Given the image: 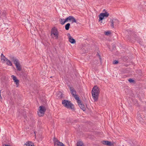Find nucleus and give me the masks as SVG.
Here are the masks:
<instances>
[{
  "mask_svg": "<svg viewBox=\"0 0 146 146\" xmlns=\"http://www.w3.org/2000/svg\"><path fill=\"white\" fill-rule=\"evenodd\" d=\"M100 92V89L97 86H94L91 92L92 96L95 101H97Z\"/></svg>",
  "mask_w": 146,
  "mask_h": 146,
  "instance_id": "obj_1",
  "label": "nucleus"
},
{
  "mask_svg": "<svg viewBox=\"0 0 146 146\" xmlns=\"http://www.w3.org/2000/svg\"><path fill=\"white\" fill-rule=\"evenodd\" d=\"M62 103L66 108L73 110L74 109V105L70 101L67 100H64L62 101Z\"/></svg>",
  "mask_w": 146,
  "mask_h": 146,
  "instance_id": "obj_2",
  "label": "nucleus"
},
{
  "mask_svg": "<svg viewBox=\"0 0 146 146\" xmlns=\"http://www.w3.org/2000/svg\"><path fill=\"white\" fill-rule=\"evenodd\" d=\"M12 60L16 66L17 70L19 71H21L22 69L21 67L19 62L18 60L14 57H12Z\"/></svg>",
  "mask_w": 146,
  "mask_h": 146,
  "instance_id": "obj_3",
  "label": "nucleus"
},
{
  "mask_svg": "<svg viewBox=\"0 0 146 146\" xmlns=\"http://www.w3.org/2000/svg\"><path fill=\"white\" fill-rule=\"evenodd\" d=\"M38 111V114L39 116H43L44 113L46 110V107L43 106H40L39 108Z\"/></svg>",
  "mask_w": 146,
  "mask_h": 146,
  "instance_id": "obj_4",
  "label": "nucleus"
},
{
  "mask_svg": "<svg viewBox=\"0 0 146 146\" xmlns=\"http://www.w3.org/2000/svg\"><path fill=\"white\" fill-rule=\"evenodd\" d=\"M51 34L52 37V35H53L55 37V39H58V33L57 29L55 27L52 29L51 31Z\"/></svg>",
  "mask_w": 146,
  "mask_h": 146,
  "instance_id": "obj_5",
  "label": "nucleus"
},
{
  "mask_svg": "<svg viewBox=\"0 0 146 146\" xmlns=\"http://www.w3.org/2000/svg\"><path fill=\"white\" fill-rule=\"evenodd\" d=\"M109 14L106 11L105 13H101L99 15V21H101V23H102V21L104 19V17H108L109 16Z\"/></svg>",
  "mask_w": 146,
  "mask_h": 146,
  "instance_id": "obj_6",
  "label": "nucleus"
},
{
  "mask_svg": "<svg viewBox=\"0 0 146 146\" xmlns=\"http://www.w3.org/2000/svg\"><path fill=\"white\" fill-rule=\"evenodd\" d=\"M67 36L69 37V41L72 44H74L75 43L76 41L74 38H73L72 36H70L69 33L67 34Z\"/></svg>",
  "mask_w": 146,
  "mask_h": 146,
  "instance_id": "obj_7",
  "label": "nucleus"
},
{
  "mask_svg": "<svg viewBox=\"0 0 146 146\" xmlns=\"http://www.w3.org/2000/svg\"><path fill=\"white\" fill-rule=\"evenodd\" d=\"M6 13L5 11H0V17L3 19H5L6 18Z\"/></svg>",
  "mask_w": 146,
  "mask_h": 146,
  "instance_id": "obj_8",
  "label": "nucleus"
},
{
  "mask_svg": "<svg viewBox=\"0 0 146 146\" xmlns=\"http://www.w3.org/2000/svg\"><path fill=\"white\" fill-rule=\"evenodd\" d=\"M102 143L104 145H106L109 146L113 145V144L111 142L108 141H102Z\"/></svg>",
  "mask_w": 146,
  "mask_h": 146,
  "instance_id": "obj_9",
  "label": "nucleus"
},
{
  "mask_svg": "<svg viewBox=\"0 0 146 146\" xmlns=\"http://www.w3.org/2000/svg\"><path fill=\"white\" fill-rule=\"evenodd\" d=\"M11 77L13 80L14 81V82L15 83L16 85H19V81L17 79L16 77L13 75H12L11 76Z\"/></svg>",
  "mask_w": 146,
  "mask_h": 146,
  "instance_id": "obj_10",
  "label": "nucleus"
},
{
  "mask_svg": "<svg viewBox=\"0 0 146 146\" xmlns=\"http://www.w3.org/2000/svg\"><path fill=\"white\" fill-rule=\"evenodd\" d=\"M69 88L70 93L72 96L75 95L76 94V91L73 87L69 86Z\"/></svg>",
  "mask_w": 146,
  "mask_h": 146,
  "instance_id": "obj_11",
  "label": "nucleus"
},
{
  "mask_svg": "<svg viewBox=\"0 0 146 146\" xmlns=\"http://www.w3.org/2000/svg\"><path fill=\"white\" fill-rule=\"evenodd\" d=\"M55 146L56 145V146H65L61 142L58 141V140H56L54 143Z\"/></svg>",
  "mask_w": 146,
  "mask_h": 146,
  "instance_id": "obj_12",
  "label": "nucleus"
},
{
  "mask_svg": "<svg viewBox=\"0 0 146 146\" xmlns=\"http://www.w3.org/2000/svg\"><path fill=\"white\" fill-rule=\"evenodd\" d=\"M81 103V102L80 101V102L78 103V104L80 108L82 109L83 111H85L86 110V108L85 107V106L83 104H82Z\"/></svg>",
  "mask_w": 146,
  "mask_h": 146,
  "instance_id": "obj_13",
  "label": "nucleus"
},
{
  "mask_svg": "<svg viewBox=\"0 0 146 146\" xmlns=\"http://www.w3.org/2000/svg\"><path fill=\"white\" fill-rule=\"evenodd\" d=\"M68 21H72V22L77 23L76 19L72 16H69L68 17Z\"/></svg>",
  "mask_w": 146,
  "mask_h": 146,
  "instance_id": "obj_14",
  "label": "nucleus"
},
{
  "mask_svg": "<svg viewBox=\"0 0 146 146\" xmlns=\"http://www.w3.org/2000/svg\"><path fill=\"white\" fill-rule=\"evenodd\" d=\"M74 98L77 100V102L78 103H79L80 102L81 100H80L78 96L76 94L75 95H74L73 96Z\"/></svg>",
  "mask_w": 146,
  "mask_h": 146,
  "instance_id": "obj_15",
  "label": "nucleus"
},
{
  "mask_svg": "<svg viewBox=\"0 0 146 146\" xmlns=\"http://www.w3.org/2000/svg\"><path fill=\"white\" fill-rule=\"evenodd\" d=\"M6 64L9 66H11L12 65V64L11 61L7 59L6 60Z\"/></svg>",
  "mask_w": 146,
  "mask_h": 146,
  "instance_id": "obj_16",
  "label": "nucleus"
},
{
  "mask_svg": "<svg viewBox=\"0 0 146 146\" xmlns=\"http://www.w3.org/2000/svg\"><path fill=\"white\" fill-rule=\"evenodd\" d=\"M70 26V24L68 23L65 26V29L66 30H69Z\"/></svg>",
  "mask_w": 146,
  "mask_h": 146,
  "instance_id": "obj_17",
  "label": "nucleus"
},
{
  "mask_svg": "<svg viewBox=\"0 0 146 146\" xmlns=\"http://www.w3.org/2000/svg\"><path fill=\"white\" fill-rule=\"evenodd\" d=\"M7 58L5 57V56L3 55V54H1V60H3L4 61H5L7 59Z\"/></svg>",
  "mask_w": 146,
  "mask_h": 146,
  "instance_id": "obj_18",
  "label": "nucleus"
},
{
  "mask_svg": "<svg viewBox=\"0 0 146 146\" xmlns=\"http://www.w3.org/2000/svg\"><path fill=\"white\" fill-rule=\"evenodd\" d=\"M25 145L27 146H34V144L30 142H27Z\"/></svg>",
  "mask_w": 146,
  "mask_h": 146,
  "instance_id": "obj_19",
  "label": "nucleus"
},
{
  "mask_svg": "<svg viewBox=\"0 0 146 146\" xmlns=\"http://www.w3.org/2000/svg\"><path fill=\"white\" fill-rule=\"evenodd\" d=\"M137 119L139 121H142L143 120L142 118L141 117L140 114H138L137 115Z\"/></svg>",
  "mask_w": 146,
  "mask_h": 146,
  "instance_id": "obj_20",
  "label": "nucleus"
},
{
  "mask_svg": "<svg viewBox=\"0 0 146 146\" xmlns=\"http://www.w3.org/2000/svg\"><path fill=\"white\" fill-rule=\"evenodd\" d=\"M77 146H83V143L81 141H80L78 143V145Z\"/></svg>",
  "mask_w": 146,
  "mask_h": 146,
  "instance_id": "obj_21",
  "label": "nucleus"
},
{
  "mask_svg": "<svg viewBox=\"0 0 146 146\" xmlns=\"http://www.w3.org/2000/svg\"><path fill=\"white\" fill-rule=\"evenodd\" d=\"M111 26L113 28L114 27V22L113 20H112L111 21Z\"/></svg>",
  "mask_w": 146,
  "mask_h": 146,
  "instance_id": "obj_22",
  "label": "nucleus"
},
{
  "mask_svg": "<svg viewBox=\"0 0 146 146\" xmlns=\"http://www.w3.org/2000/svg\"><path fill=\"white\" fill-rule=\"evenodd\" d=\"M111 32L109 31L105 32V34L106 35H108L110 34Z\"/></svg>",
  "mask_w": 146,
  "mask_h": 146,
  "instance_id": "obj_23",
  "label": "nucleus"
},
{
  "mask_svg": "<svg viewBox=\"0 0 146 146\" xmlns=\"http://www.w3.org/2000/svg\"><path fill=\"white\" fill-rule=\"evenodd\" d=\"M64 21V19H62L61 18L60 19V23L62 25H63L64 23H63V22Z\"/></svg>",
  "mask_w": 146,
  "mask_h": 146,
  "instance_id": "obj_24",
  "label": "nucleus"
},
{
  "mask_svg": "<svg viewBox=\"0 0 146 146\" xmlns=\"http://www.w3.org/2000/svg\"><path fill=\"white\" fill-rule=\"evenodd\" d=\"M118 63V61L117 60H115L113 61V63L114 64H117Z\"/></svg>",
  "mask_w": 146,
  "mask_h": 146,
  "instance_id": "obj_25",
  "label": "nucleus"
},
{
  "mask_svg": "<svg viewBox=\"0 0 146 146\" xmlns=\"http://www.w3.org/2000/svg\"><path fill=\"white\" fill-rule=\"evenodd\" d=\"M97 56L98 57L99 59H100V61L101 62L102 60L100 56V55L98 53H97Z\"/></svg>",
  "mask_w": 146,
  "mask_h": 146,
  "instance_id": "obj_26",
  "label": "nucleus"
},
{
  "mask_svg": "<svg viewBox=\"0 0 146 146\" xmlns=\"http://www.w3.org/2000/svg\"><path fill=\"white\" fill-rule=\"evenodd\" d=\"M68 21V17H67L65 20L63 22V23H65L66 22H67Z\"/></svg>",
  "mask_w": 146,
  "mask_h": 146,
  "instance_id": "obj_27",
  "label": "nucleus"
},
{
  "mask_svg": "<svg viewBox=\"0 0 146 146\" xmlns=\"http://www.w3.org/2000/svg\"><path fill=\"white\" fill-rule=\"evenodd\" d=\"M128 81L130 83L133 82H134V80L131 78H130L128 79Z\"/></svg>",
  "mask_w": 146,
  "mask_h": 146,
  "instance_id": "obj_28",
  "label": "nucleus"
},
{
  "mask_svg": "<svg viewBox=\"0 0 146 146\" xmlns=\"http://www.w3.org/2000/svg\"><path fill=\"white\" fill-rule=\"evenodd\" d=\"M134 38H135V39L136 40H137V36L136 35H135L134 36Z\"/></svg>",
  "mask_w": 146,
  "mask_h": 146,
  "instance_id": "obj_29",
  "label": "nucleus"
},
{
  "mask_svg": "<svg viewBox=\"0 0 146 146\" xmlns=\"http://www.w3.org/2000/svg\"><path fill=\"white\" fill-rule=\"evenodd\" d=\"M1 90H0V100H1L2 99V98L1 96Z\"/></svg>",
  "mask_w": 146,
  "mask_h": 146,
  "instance_id": "obj_30",
  "label": "nucleus"
},
{
  "mask_svg": "<svg viewBox=\"0 0 146 146\" xmlns=\"http://www.w3.org/2000/svg\"><path fill=\"white\" fill-rule=\"evenodd\" d=\"M3 146H11L10 145L4 144L3 145Z\"/></svg>",
  "mask_w": 146,
  "mask_h": 146,
  "instance_id": "obj_31",
  "label": "nucleus"
},
{
  "mask_svg": "<svg viewBox=\"0 0 146 146\" xmlns=\"http://www.w3.org/2000/svg\"><path fill=\"white\" fill-rule=\"evenodd\" d=\"M139 41V44L141 45L142 44H143V43H142V42L140 40V41Z\"/></svg>",
  "mask_w": 146,
  "mask_h": 146,
  "instance_id": "obj_32",
  "label": "nucleus"
},
{
  "mask_svg": "<svg viewBox=\"0 0 146 146\" xmlns=\"http://www.w3.org/2000/svg\"><path fill=\"white\" fill-rule=\"evenodd\" d=\"M61 94L60 95V97H62V94L61 93H60Z\"/></svg>",
  "mask_w": 146,
  "mask_h": 146,
  "instance_id": "obj_33",
  "label": "nucleus"
},
{
  "mask_svg": "<svg viewBox=\"0 0 146 146\" xmlns=\"http://www.w3.org/2000/svg\"><path fill=\"white\" fill-rule=\"evenodd\" d=\"M26 21H28V19H26Z\"/></svg>",
  "mask_w": 146,
  "mask_h": 146,
  "instance_id": "obj_34",
  "label": "nucleus"
},
{
  "mask_svg": "<svg viewBox=\"0 0 146 146\" xmlns=\"http://www.w3.org/2000/svg\"><path fill=\"white\" fill-rule=\"evenodd\" d=\"M31 26V25H29V27H30V26Z\"/></svg>",
  "mask_w": 146,
  "mask_h": 146,
  "instance_id": "obj_35",
  "label": "nucleus"
},
{
  "mask_svg": "<svg viewBox=\"0 0 146 146\" xmlns=\"http://www.w3.org/2000/svg\"><path fill=\"white\" fill-rule=\"evenodd\" d=\"M104 11H105V9H104Z\"/></svg>",
  "mask_w": 146,
  "mask_h": 146,
  "instance_id": "obj_36",
  "label": "nucleus"
},
{
  "mask_svg": "<svg viewBox=\"0 0 146 146\" xmlns=\"http://www.w3.org/2000/svg\"><path fill=\"white\" fill-rule=\"evenodd\" d=\"M52 76H51L50 77V78H52Z\"/></svg>",
  "mask_w": 146,
  "mask_h": 146,
  "instance_id": "obj_37",
  "label": "nucleus"
}]
</instances>
